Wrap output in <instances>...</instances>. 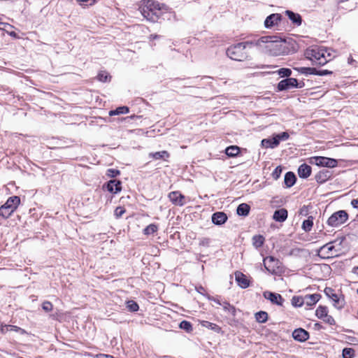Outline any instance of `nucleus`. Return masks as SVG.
<instances>
[{
	"instance_id": "4c0bfd02",
	"label": "nucleus",
	"mask_w": 358,
	"mask_h": 358,
	"mask_svg": "<svg viewBox=\"0 0 358 358\" xmlns=\"http://www.w3.org/2000/svg\"><path fill=\"white\" fill-rule=\"evenodd\" d=\"M278 73L282 78H288L289 76L292 74V71L290 69L288 68H281L279 70H278Z\"/></svg>"
},
{
	"instance_id": "4be33fe9",
	"label": "nucleus",
	"mask_w": 358,
	"mask_h": 358,
	"mask_svg": "<svg viewBox=\"0 0 358 358\" xmlns=\"http://www.w3.org/2000/svg\"><path fill=\"white\" fill-rule=\"evenodd\" d=\"M227 220V216L224 212H216L212 215V222L216 225H221Z\"/></svg>"
},
{
	"instance_id": "72a5a7b5",
	"label": "nucleus",
	"mask_w": 358,
	"mask_h": 358,
	"mask_svg": "<svg viewBox=\"0 0 358 358\" xmlns=\"http://www.w3.org/2000/svg\"><path fill=\"white\" fill-rule=\"evenodd\" d=\"M158 229V226L155 224H150L143 229L145 235H150L155 233Z\"/></svg>"
},
{
	"instance_id": "052dcab7",
	"label": "nucleus",
	"mask_w": 358,
	"mask_h": 358,
	"mask_svg": "<svg viewBox=\"0 0 358 358\" xmlns=\"http://www.w3.org/2000/svg\"><path fill=\"white\" fill-rule=\"evenodd\" d=\"M211 300H213V301H215L216 303L222 306V303L220 302V301L217 299H215V298H213L211 299Z\"/></svg>"
},
{
	"instance_id": "49530a36",
	"label": "nucleus",
	"mask_w": 358,
	"mask_h": 358,
	"mask_svg": "<svg viewBox=\"0 0 358 358\" xmlns=\"http://www.w3.org/2000/svg\"><path fill=\"white\" fill-rule=\"evenodd\" d=\"M281 173H282V169H281V167H280V166H277V167L274 169V171H273V173H272V176H273V178L274 179L277 180V179L280 177V176Z\"/></svg>"
},
{
	"instance_id": "7ed1b4c3",
	"label": "nucleus",
	"mask_w": 358,
	"mask_h": 358,
	"mask_svg": "<svg viewBox=\"0 0 358 358\" xmlns=\"http://www.w3.org/2000/svg\"><path fill=\"white\" fill-rule=\"evenodd\" d=\"M304 55L316 66H323L331 59V53L323 46H312L306 49Z\"/></svg>"
},
{
	"instance_id": "a211bd4d",
	"label": "nucleus",
	"mask_w": 358,
	"mask_h": 358,
	"mask_svg": "<svg viewBox=\"0 0 358 358\" xmlns=\"http://www.w3.org/2000/svg\"><path fill=\"white\" fill-rule=\"evenodd\" d=\"M235 278L238 285L241 288L245 289L250 286V282L248 280L246 275L242 273L241 272L236 271L235 273Z\"/></svg>"
},
{
	"instance_id": "1a4fd4ad",
	"label": "nucleus",
	"mask_w": 358,
	"mask_h": 358,
	"mask_svg": "<svg viewBox=\"0 0 358 358\" xmlns=\"http://www.w3.org/2000/svg\"><path fill=\"white\" fill-rule=\"evenodd\" d=\"M348 219V214L346 211L341 210L333 213L328 219L327 224L334 227L344 224Z\"/></svg>"
},
{
	"instance_id": "0eeeda50",
	"label": "nucleus",
	"mask_w": 358,
	"mask_h": 358,
	"mask_svg": "<svg viewBox=\"0 0 358 358\" xmlns=\"http://www.w3.org/2000/svg\"><path fill=\"white\" fill-rule=\"evenodd\" d=\"M265 268L271 274L278 275L282 272V263L272 256L264 259Z\"/></svg>"
},
{
	"instance_id": "864d4df0",
	"label": "nucleus",
	"mask_w": 358,
	"mask_h": 358,
	"mask_svg": "<svg viewBox=\"0 0 358 358\" xmlns=\"http://www.w3.org/2000/svg\"><path fill=\"white\" fill-rule=\"evenodd\" d=\"M9 329H10V331H14L16 332L24 331V330L22 329H21L20 327L14 326V325H9Z\"/></svg>"
},
{
	"instance_id": "6ab92c4d",
	"label": "nucleus",
	"mask_w": 358,
	"mask_h": 358,
	"mask_svg": "<svg viewBox=\"0 0 358 358\" xmlns=\"http://www.w3.org/2000/svg\"><path fill=\"white\" fill-rule=\"evenodd\" d=\"M331 177V171L328 170H322L315 176V179L318 183L322 184L327 181Z\"/></svg>"
},
{
	"instance_id": "b1692460",
	"label": "nucleus",
	"mask_w": 358,
	"mask_h": 358,
	"mask_svg": "<svg viewBox=\"0 0 358 358\" xmlns=\"http://www.w3.org/2000/svg\"><path fill=\"white\" fill-rule=\"evenodd\" d=\"M296 181V177L295 174L292 172L289 171L285 173V178H284V182L286 186V187H292Z\"/></svg>"
},
{
	"instance_id": "412c9836",
	"label": "nucleus",
	"mask_w": 358,
	"mask_h": 358,
	"mask_svg": "<svg viewBox=\"0 0 358 358\" xmlns=\"http://www.w3.org/2000/svg\"><path fill=\"white\" fill-rule=\"evenodd\" d=\"M297 172L299 178L306 179L310 176L312 169L310 166L306 164H303L299 166Z\"/></svg>"
},
{
	"instance_id": "7c9ffc66",
	"label": "nucleus",
	"mask_w": 358,
	"mask_h": 358,
	"mask_svg": "<svg viewBox=\"0 0 358 358\" xmlns=\"http://www.w3.org/2000/svg\"><path fill=\"white\" fill-rule=\"evenodd\" d=\"M313 225V217L310 216L307 220H305L302 224V229L305 231H310Z\"/></svg>"
},
{
	"instance_id": "f03ea898",
	"label": "nucleus",
	"mask_w": 358,
	"mask_h": 358,
	"mask_svg": "<svg viewBox=\"0 0 358 358\" xmlns=\"http://www.w3.org/2000/svg\"><path fill=\"white\" fill-rule=\"evenodd\" d=\"M252 43L256 46L264 48L273 55H280L287 52L285 40L277 36H261L255 39Z\"/></svg>"
},
{
	"instance_id": "ea45409f",
	"label": "nucleus",
	"mask_w": 358,
	"mask_h": 358,
	"mask_svg": "<svg viewBox=\"0 0 358 358\" xmlns=\"http://www.w3.org/2000/svg\"><path fill=\"white\" fill-rule=\"evenodd\" d=\"M222 306H223L224 310L230 312L234 316L235 315L236 308H234V306H231L229 302L224 301Z\"/></svg>"
},
{
	"instance_id": "2f4dec72",
	"label": "nucleus",
	"mask_w": 358,
	"mask_h": 358,
	"mask_svg": "<svg viewBox=\"0 0 358 358\" xmlns=\"http://www.w3.org/2000/svg\"><path fill=\"white\" fill-rule=\"evenodd\" d=\"M255 319L259 323H264L268 320V313L265 311H259L255 314Z\"/></svg>"
},
{
	"instance_id": "aec40b11",
	"label": "nucleus",
	"mask_w": 358,
	"mask_h": 358,
	"mask_svg": "<svg viewBox=\"0 0 358 358\" xmlns=\"http://www.w3.org/2000/svg\"><path fill=\"white\" fill-rule=\"evenodd\" d=\"M288 216V212L285 208H280L278 210H276L273 215V219L279 222H285Z\"/></svg>"
},
{
	"instance_id": "9d476101",
	"label": "nucleus",
	"mask_w": 358,
	"mask_h": 358,
	"mask_svg": "<svg viewBox=\"0 0 358 358\" xmlns=\"http://www.w3.org/2000/svg\"><path fill=\"white\" fill-rule=\"evenodd\" d=\"M324 293L329 296L333 301V305L338 309H341L344 306V299L338 296L334 290L330 287H327L324 289Z\"/></svg>"
},
{
	"instance_id": "c03bdc74",
	"label": "nucleus",
	"mask_w": 358,
	"mask_h": 358,
	"mask_svg": "<svg viewBox=\"0 0 358 358\" xmlns=\"http://www.w3.org/2000/svg\"><path fill=\"white\" fill-rule=\"evenodd\" d=\"M80 6L83 7L90 6L94 5L97 0H76Z\"/></svg>"
},
{
	"instance_id": "20e7f679",
	"label": "nucleus",
	"mask_w": 358,
	"mask_h": 358,
	"mask_svg": "<svg viewBox=\"0 0 358 358\" xmlns=\"http://www.w3.org/2000/svg\"><path fill=\"white\" fill-rule=\"evenodd\" d=\"M254 41H246L238 43L236 45H231L227 50V56L235 61H244L248 58V52L245 51V48L249 45H255L252 43Z\"/></svg>"
},
{
	"instance_id": "8fccbe9b",
	"label": "nucleus",
	"mask_w": 358,
	"mask_h": 358,
	"mask_svg": "<svg viewBox=\"0 0 358 358\" xmlns=\"http://www.w3.org/2000/svg\"><path fill=\"white\" fill-rule=\"evenodd\" d=\"M331 74H332V71H329V70H317L316 69V72H315V75L321 76L331 75Z\"/></svg>"
},
{
	"instance_id": "a19ab883",
	"label": "nucleus",
	"mask_w": 358,
	"mask_h": 358,
	"mask_svg": "<svg viewBox=\"0 0 358 358\" xmlns=\"http://www.w3.org/2000/svg\"><path fill=\"white\" fill-rule=\"evenodd\" d=\"M343 358H352L355 355V350L352 348H345L343 350Z\"/></svg>"
},
{
	"instance_id": "79ce46f5",
	"label": "nucleus",
	"mask_w": 358,
	"mask_h": 358,
	"mask_svg": "<svg viewBox=\"0 0 358 358\" xmlns=\"http://www.w3.org/2000/svg\"><path fill=\"white\" fill-rule=\"evenodd\" d=\"M120 174V171L115 169H108L106 171V175L110 178H115Z\"/></svg>"
},
{
	"instance_id": "9b49d317",
	"label": "nucleus",
	"mask_w": 358,
	"mask_h": 358,
	"mask_svg": "<svg viewBox=\"0 0 358 358\" xmlns=\"http://www.w3.org/2000/svg\"><path fill=\"white\" fill-rule=\"evenodd\" d=\"M315 159V164L318 166H324L327 168H334L338 164H341L343 162V159L339 161L335 158H313Z\"/></svg>"
},
{
	"instance_id": "a18cd8bd",
	"label": "nucleus",
	"mask_w": 358,
	"mask_h": 358,
	"mask_svg": "<svg viewBox=\"0 0 358 358\" xmlns=\"http://www.w3.org/2000/svg\"><path fill=\"white\" fill-rule=\"evenodd\" d=\"M52 308H53V306H52V303L50 301H46L42 303V308L45 312L51 311L52 310Z\"/></svg>"
},
{
	"instance_id": "4468645a",
	"label": "nucleus",
	"mask_w": 358,
	"mask_h": 358,
	"mask_svg": "<svg viewBox=\"0 0 358 358\" xmlns=\"http://www.w3.org/2000/svg\"><path fill=\"white\" fill-rule=\"evenodd\" d=\"M170 201L176 206H182L185 203V196L178 191H173L168 195Z\"/></svg>"
},
{
	"instance_id": "2eb2a0df",
	"label": "nucleus",
	"mask_w": 358,
	"mask_h": 358,
	"mask_svg": "<svg viewBox=\"0 0 358 358\" xmlns=\"http://www.w3.org/2000/svg\"><path fill=\"white\" fill-rule=\"evenodd\" d=\"M265 299L269 300L272 303L282 306L284 299L280 294L271 292H264L263 294Z\"/></svg>"
},
{
	"instance_id": "cd10ccee",
	"label": "nucleus",
	"mask_w": 358,
	"mask_h": 358,
	"mask_svg": "<svg viewBox=\"0 0 358 358\" xmlns=\"http://www.w3.org/2000/svg\"><path fill=\"white\" fill-rule=\"evenodd\" d=\"M294 70L304 75H315L316 69L312 67H296Z\"/></svg>"
},
{
	"instance_id": "bf43d9fd",
	"label": "nucleus",
	"mask_w": 358,
	"mask_h": 358,
	"mask_svg": "<svg viewBox=\"0 0 358 358\" xmlns=\"http://www.w3.org/2000/svg\"><path fill=\"white\" fill-rule=\"evenodd\" d=\"M352 273L358 275V266H355L352 268Z\"/></svg>"
},
{
	"instance_id": "5fc2aeb1",
	"label": "nucleus",
	"mask_w": 358,
	"mask_h": 358,
	"mask_svg": "<svg viewBox=\"0 0 358 358\" xmlns=\"http://www.w3.org/2000/svg\"><path fill=\"white\" fill-rule=\"evenodd\" d=\"M94 358H115L113 356L106 354H99Z\"/></svg>"
},
{
	"instance_id": "5701e85b",
	"label": "nucleus",
	"mask_w": 358,
	"mask_h": 358,
	"mask_svg": "<svg viewBox=\"0 0 358 358\" xmlns=\"http://www.w3.org/2000/svg\"><path fill=\"white\" fill-rule=\"evenodd\" d=\"M320 299L319 294H307L303 296L304 304L308 306H312L315 305Z\"/></svg>"
},
{
	"instance_id": "6e6552de",
	"label": "nucleus",
	"mask_w": 358,
	"mask_h": 358,
	"mask_svg": "<svg viewBox=\"0 0 358 358\" xmlns=\"http://www.w3.org/2000/svg\"><path fill=\"white\" fill-rule=\"evenodd\" d=\"M305 85L303 82H298L297 79L293 78H288L282 80L278 84V91L282 92L292 88H302Z\"/></svg>"
},
{
	"instance_id": "e433bc0d",
	"label": "nucleus",
	"mask_w": 358,
	"mask_h": 358,
	"mask_svg": "<svg viewBox=\"0 0 358 358\" xmlns=\"http://www.w3.org/2000/svg\"><path fill=\"white\" fill-rule=\"evenodd\" d=\"M97 79L103 83H106L110 79V75L106 71H101L97 75Z\"/></svg>"
},
{
	"instance_id": "c85d7f7f",
	"label": "nucleus",
	"mask_w": 358,
	"mask_h": 358,
	"mask_svg": "<svg viewBox=\"0 0 358 358\" xmlns=\"http://www.w3.org/2000/svg\"><path fill=\"white\" fill-rule=\"evenodd\" d=\"M129 112V109L127 106H119L115 110L109 111V115H117L120 114H127Z\"/></svg>"
},
{
	"instance_id": "4d7b16f0",
	"label": "nucleus",
	"mask_w": 358,
	"mask_h": 358,
	"mask_svg": "<svg viewBox=\"0 0 358 358\" xmlns=\"http://www.w3.org/2000/svg\"><path fill=\"white\" fill-rule=\"evenodd\" d=\"M351 205L352 206L353 208H358V199H352L351 201Z\"/></svg>"
},
{
	"instance_id": "58836bf2",
	"label": "nucleus",
	"mask_w": 358,
	"mask_h": 358,
	"mask_svg": "<svg viewBox=\"0 0 358 358\" xmlns=\"http://www.w3.org/2000/svg\"><path fill=\"white\" fill-rule=\"evenodd\" d=\"M127 308L131 312H136L138 310V305L134 301H128L127 302Z\"/></svg>"
},
{
	"instance_id": "f704fd0d",
	"label": "nucleus",
	"mask_w": 358,
	"mask_h": 358,
	"mask_svg": "<svg viewBox=\"0 0 358 358\" xmlns=\"http://www.w3.org/2000/svg\"><path fill=\"white\" fill-rule=\"evenodd\" d=\"M292 304L295 307H301L304 304L303 296H294L292 299Z\"/></svg>"
},
{
	"instance_id": "f257e3e1",
	"label": "nucleus",
	"mask_w": 358,
	"mask_h": 358,
	"mask_svg": "<svg viewBox=\"0 0 358 358\" xmlns=\"http://www.w3.org/2000/svg\"><path fill=\"white\" fill-rule=\"evenodd\" d=\"M140 11L147 20L152 22H157L160 19L165 20L169 14L166 6L153 0L145 1L140 7Z\"/></svg>"
},
{
	"instance_id": "f3484780",
	"label": "nucleus",
	"mask_w": 358,
	"mask_h": 358,
	"mask_svg": "<svg viewBox=\"0 0 358 358\" xmlns=\"http://www.w3.org/2000/svg\"><path fill=\"white\" fill-rule=\"evenodd\" d=\"M282 19V16L278 13H273L268 15L265 21L264 26L266 28H271L274 25L278 24V22L280 21Z\"/></svg>"
},
{
	"instance_id": "13d9d810",
	"label": "nucleus",
	"mask_w": 358,
	"mask_h": 358,
	"mask_svg": "<svg viewBox=\"0 0 358 358\" xmlns=\"http://www.w3.org/2000/svg\"><path fill=\"white\" fill-rule=\"evenodd\" d=\"M161 37L162 36L160 35H157V34H152V35H150V38L151 39H157V38H159Z\"/></svg>"
},
{
	"instance_id": "f8f14e48",
	"label": "nucleus",
	"mask_w": 358,
	"mask_h": 358,
	"mask_svg": "<svg viewBox=\"0 0 358 358\" xmlns=\"http://www.w3.org/2000/svg\"><path fill=\"white\" fill-rule=\"evenodd\" d=\"M103 189L115 194L122 190V182L119 180L112 179L103 185Z\"/></svg>"
},
{
	"instance_id": "c9c22d12",
	"label": "nucleus",
	"mask_w": 358,
	"mask_h": 358,
	"mask_svg": "<svg viewBox=\"0 0 358 358\" xmlns=\"http://www.w3.org/2000/svg\"><path fill=\"white\" fill-rule=\"evenodd\" d=\"M179 327L181 329H183L185 331H186L187 332H191L193 329L192 328V324H191V322L187 321V320H182L180 324H179Z\"/></svg>"
},
{
	"instance_id": "603ef678",
	"label": "nucleus",
	"mask_w": 358,
	"mask_h": 358,
	"mask_svg": "<svg viewBox=\"0 0 358 358\" xmlns=\"http://www.w3.org/2000/svg\"><path fill=\"white\" fill-rule=\"evenodd\" d=\"M325 322L331 324V325H333V324H335V320L333 318L332 316L331 315H329L328 314L327 315V317H324V318L322 319Z\"/></svg>"
},
{
	"instance_id": "6e6d98bb",
	"label": "nucleus",
	"mask_w": 358,
	"mask_h": 358,
	"mask_svg": "<svg viewBox=\"0 0 358 358\" xmlns=\"http://www.w3.org/2000/svg\"><path fill=\"white\" fill-rule=\"evenodd\" d=\"M1 332L2 334H6L7 333L8 331H10L9 329V325H4V326H2L1 328Z\"/></svg>"
},
{
	"instance_id": "ddd939ff",
	"label": "nucleus",
	"mask_w": 358,
	"mask_h": 358,
	"mask_svg": "<svg viewBox=\"0 0 358 358\" xmlns=\"http://www.w3.org/2000/svg\"><path fill=\"white\" fill-rule=\"evenodd\" d=\"M332 243L330 242L322 246L318 250V255L322 258L336 256L337 251L335 250L334 246L331 245Z\"/></svg>"
},
{
	"instance_id": "dca6fc26",
	"label": "nucleus",
	"mask_w": 358,
	"mask_h": 358,
	"mask_svg": "<svg viewBox=\"0 0 358 358\" xmlns=\"http://www.w3.org/2000/svg\"><path fill=\"white\" fill-rule=\"evenodd\" d=\"M292 336L296 341L304 342L308 339L309 333L302 328H299L293 331Z\"/></svg>"
},
{
	"instance_id": "39448f33",
	"label": "nucleus",
	"mask_w": 358,
	"mask_h": 358,
	"mask_svg": "<svg viewBox=\"0 0 358 358\" xmlns=\"http://www.w3.org/2000/svg\"><path fill=\"white\" fill-rule=\"evenodd\" d=\"M20 203V199L19 196L9 197L7 201L0 207V216L4 219L8 218L17 208Z\"/></svg>"
},
{
	"instance_id": "a878e982",
	"label": "nucleus",
	"mask_w": 358,
	"mask_h": 358,
	"mask_svg": "<svg viewBox=\"0 0 358 358\" xmlns=\"http://www.w3.org/2000/svg\"><path fill=\"white\" fill-rule=\"evenodd\" d=\"M224 152L227 157H237L240 152V148L237 145H231L226 148Z\"/></svg>"
},
{
	"instance_id": "393cba45",
	"label": "nucleus",
	"mask_w": 358,
	"mask_h": 358,
	"mask_svg": "<svg viewBox=\"0 0 358 358\" xmlns=\"http://www.w3.org/2000/svg\"><path fill=\"white\" fill-rule=\"evenodd\" d=\"M285 13L289 17V19L292 22V23L297 26L301 24L302 19L299 13H294L291 10H286Z\"/></svg>"
},
{
	"instance_id": "bb28decb",
	"label": "nucleus",
	"mask_w": 358,
	"mask_h": 358,
	"mask_svg": "<svg viewBox=\"0 0 358 358\" xmlns=\"http://www.w3.org/2000/svg\"><path fill=\"white\" fill-rule=\"evenodd\" d=\"M250 207L248 204L243 203L238 205L236 212L238 215L247 216L249 214Z\"/></svg>"
},
{
	"instance_id": "37998d69",
	"label": "nucleus",
	"mask_w": 358,
	"mask_h": 358,
	"mask_svg": "<svg viewBox=\"0 0 358 358\" xmlns=\"http://www.w3.org/2000/svg\"><path fill=\"white\" fill-rule=\"evenodd\" d=\"M201 325L203 327H205L206 328H208V329H213L215 331H217V329H219V327L217 324L210 322H208V321H203L201 322Z\"/></svg>"
},
{
	"instance_id": "680f3d73",
	"label": "nucleus",
	"mask_w": 358,
	"mask_h": 358,
	"mask_svg": "<svg viewBox=\"0 0 358 358\" xmlns=\"http://www.w3.org/2000/svg\"><path fill=\"white\" fill-rule=\"evenodd\" d=\"M357 294H358V289H357Z\"/></svg>"
},
{
	"instance_id": "473e14b6",
	"label": "nucleus",
	"mask_w": 358,
	"mask_h": 358,
	"mask_svg": "<svg viewBox=\"0 0 358 358\" xmlns=\"http://www.w3.org/2000/svg\"><path fill=\"white\" fill-rule=\"evenodd\" d=\"M316 316L320 319H323L327 317L328 314L327 308L325 306H320L316 310Z\"/></svg>"
},
{
	"instance_id": "09e8293b",
	"label": "nucleus",
	"mask_w": 358,
	"mask_h": 358,
	"mask_svg": "<svg viewBox=\"0 0 358 358\" xmlns=\"http://www.w3.org/2000/svg\"><path fill=\"white\" fill-rule=\"evenodd\" d=\"M125 213V210L124 208L122 207H117L116 209L115 210V215L116 216V217H120L121 216H122V215Z\"/></svg>"
},
{
	"instance_id": "c756f323",
	"label": "nucleus",
	"mask_w": 358,
	"mask_h": 358,
	"mask_svg": "<svg viewBox=\"0 0 358 358\" xmlns=\"http://www.w3.org/2000/svg\"><path fill=\"white\" fill-rule=\"evenodd\" d=\"M265 238L262 235H256L252 237V245L255 248H261L264 243Z\"/></svg>"
},
{
	"instance_id": "de8ad7c7",
	"label": "nucleus",
	"mask_w": 358,
	"mask_h": 358,
	"mask_svg": "<svg viewBox=\"0 0 358 358\" xmlns=\"http://www.w3.org/2000/svg\"><path fill=\"white\" fill-rule=\"evenodd\" d=\"M210 239L209 238H201L199 241V245L208 247L210 245Z\"/></svg>"
},
{
	"instance_id": "423d86ee",
	"label": "nucleus",
	"mask_w": 358,
	"mask_h": 358,
	"mask_svg": "<svg viewBox=\"0 0 358 358\" xmlns=\"http://www.w3.org/2000/svg\"><path fill=\"white\" fill-rule=\"evenodd\" d=\"M289 137V134L287 131L279 134H273L271 137L263 139L262 145L266 148H274L277 147L281 141H287Z\"/></svg>"
},
{
	"instance_id": "3c124183",
	"label": "nucleus",
	"mask_w": 358,
	"mask_h": 358,
	"mask_svg": "<svg viewBox=\"0 0 358 358\" xmlns=\"http://www.w3.org/2000/svg\"><path fill=\"white\" fill-rule=\"evenodd\" d=\"M169 156V154L166 151H162V152H157L155 153H150L149 157H164V155Z\"/></svg>"
}]
</instances>
